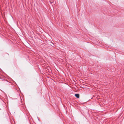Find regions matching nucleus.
<instances>
[{"label": "nucleus", "instance_id": "nucleus-1", "mask_svg": "<svg viewBox=\"0 0 124 124\" xmlns=\"http://www.w3.org/2000/svg\"><path fill=\"white\" fill-rule=\"evenodd\" d=\"M75 96L77 98H78L79 97V95L78 94H75Z\"/></svg>", "mask_w": 124, "mask_h": 124}]
</instances>
